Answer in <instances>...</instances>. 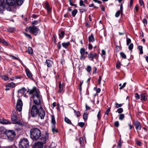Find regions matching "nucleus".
Listing matches in <instances>:
<instances>
[{"label":"nucleus","instance_id":"f257e3e1","mask_svg":"<svg viewBox=\"0 0 148 148\" xmlns=\"http://www.w3.org/2000/svg\"><path fill=\"white\" fill-rule=\"evenodd\" d=\"M30 108L29 114L33 117L36 116L38 115L40 116L41 119L44 118L45 114L44 110L42 108L41 106L33 105L31 107V103H30Z\"/></svg>","mask_w":148,"mask_h":148},{"label":"nucleus","instance_id":"f03ea898","mask_svg":"<svg viewBox=\"0 0 148 148\" xmlns=\"http://www.w3.org/2000/svg\"><path fill=\"white\" fill-rule=\"evenodd\" d=\"M27 92L29 95H32L30 97V99L31 101H33L35 105L41 106L40 103L42 97L39 94V91L37 90L36 87H33L32 89L29 90Z\"/></svg>","mask_w":148,"mask_h":148},{"label":"nucleus","instance_id":"7ed1b4c3","mask_svg":"<svg viewBox=\"0 0 148 148\" xmlns=\"http://www.w3.org/2000/svg\"><path fill=\"white\" fill-rule=\"evenodd\" d=\"M30 138L33 140H37L39 139L41 136V132L37 128H32L30 131Z\"/></svg>","mask_w":148,"mask_h":148},{"label":"nucleus","instance_id":"20e7f679","mask_svg":"<svg viewBox=\"0 0 148 148\" xmlns=\"http://www.w3.org/2000/svg\"><path fill=\"white\" fill-rule=\"evenodd\" d=\"M26 31L35 35L39 34L40 33V30L37 27L34 25L29 26L27 28Z\"/></svg>","mask_w":148,"mask_h":148},{"label":"nucleus","instance_id":"39448f33","mask_svg":"<svg viewBox=\"0 0 148 148\" xmlns=\"http://www.w3.org/2000/svg\"><path fill=\"white\" fill-rule=\"evenodd\" d=\"M24 0H6V3L9 5H17L20 6L23 3Z\"/></svg>","mask_w":148,"mask_h":148},{"label":"nucleus","instance_id":"423d86ee","mask_svg":"<svg viewBox=\"0 0 148 148\" xmlns=\"http://www.w3.org/2000/svg\"><path fill=\"white\" fill-rule=\"evenodd\" d=\"M5 134L6 135L7 139L10 141H12L14 139L16 135L15 132L12 130L5 131Z\"/></svg>","mask_w":148,"mask_h":148},{"label":"nucleus","instance_id":"0eeeda50","mask_svg":"<svg viewBox=\"0 0 148 148\" xmlns=\"http://www.w3.org/2000/svg\"><path fill=\"white\" fill-rule=\"evenodd\" d=\"M29 145V141L27 138L21 139L19 142V146L20 148H27Z\"/></svg>","mask_w":148,"mask_h":148},{"label":"nucleus","instance_id":"6e6552de","mask_svg":"<svg viewBox=\"0 0 148 148\" xmlns=\"http://www.w3.org/2000/svg\"><path fill=\"white\" fill-rule=\"evenodd\" d=\"M6 5L4 0H0V13H3L6 9Z\"/></svg>","mask_w":148,"mask_h":148},{"label":"nucleus","instance_id":"1a4fd4ad","mask_svg":"<svg viewBox=\"0 0 148 148\" xmlns=\"http://www.w3.org/2000/svg\"><path fill=\"white\" fill-rule=\"evenodd\" d=\"M23 106V103L20 99H18L16 105V110L20 112L21 111Z\"/></svg>","mask_w":148,"mask_h":148},{"label":"nucleus","instance_id":"9d476101","mask_svg":"<svg viewBox=\"0 0 148 148\" xmlns=\"http://www.w3.org/2000/svg\"><path fill=\"white\" fill-rule=\"evenodd\" d=\"M65 84L64 82L62 83L61 81L59 82V90L58 92L60 93H62L64 92V88Z\"/></svg>","mask_w":148,"mask_h":148},{"label":"nucleus","instance_id":"9b49d317","mask_svg":"<svg viewBox=\"0 0 148 148\" xmlns=\"http://www.w3.org/2000/svg\"><path fill=\"white\" fill-rule=\"evenodd\" d=\"M134 124L137 130V132H138V131L141 130V126L140 123L138 121H136L134 122Z\"/></svg>","mask_w":148,"mask_h":148},{"label":"nucleus","instance_id":"f8f14e48","mask_svg":"<svg viewBox=\"0 0 148 148\" xmlns=\"http://www.w3.org/2000/svg\"><path fill=\"white\" fill-rule=\"evenodd\" d=\"M11 120L13 122L12 123L17 124H21V122L18 121V118L16 115H12L11 117Z\"/></svg>","mask_w":148,"mask_h":148},{"label":"nucleus","instance_id":"ddd939ff","mask_svg":"<svg viewBox=\"0 0 148 148\" xmlns=\"http://www.w3.org/2000/svg\"><path fill=\"white\" fill-rule=\"evenodd\" d=\"M97 54L95 53H92L90 52L88 54V58L90 60L93 61L94 58L97 59L98 58Z\"/></svg>","mask_w":148,"mask_h":148},{"label":"nucleus","instance_id":"4468645a","mask_svg":"<svg viewBox=\"0 0 148 148\" xmlns=\"http://www.w3.org/2000/svg\"><path fill=\"white\" fill-rule=\"evenodd\" d=\"M123 3H121L120 5V10H118L116 13L115 14V17H118L120 14H121V16L123 15Z\"/></svg>","mask_w":148,"mask_h":148},{"label":"nucleus","instance_id":"2eb2a0df","mask_svg":"<svg viewBox=\"0 0 148 148\" xmlns=\"http://www.w3.org/2000/svg\"><path fill=\"white\" fill-rule=\"evenodd\" d=\"M25 71L27 77L33 80L34 79L32 77V74L29 69L27 68H25Z\"/></svg>","mask_w":148,"mask_h":148},{"label":"nucleus","instance_id":"dca6fc26","mask_svg":"<svg viewBox=\"0 0 148 148\" xmlns=\"http://www.w3.org/2000/svg\"><path fill=\"white\" fill-rule=\"evenodd\" d=\"M0 123L3 124H9L12 123L9 120H8L5 119H0Z\"/></svg>","mask_w":148,"mask_h":148},{"label":"nucleus","instance_id":"f3484780","mask_svg":"<svg viewBox=\"0 0 148 148\" xmlns=\"http://www.w3.org/2000/svg\"><path fill=\"white\" fill-rule=\"evenodd\" d=\"M80 53L81 56L80 58L81 60L84 59L86 57L84 56L85 53V50L84 48H82L80 50Z\"/></svg>","mask_w":148,"mask_h":148},{"label":"nucleus","instance_id":"a211bd4d","mask_svg":"<svg viewBox=\"0 0 148 148\" xmlns=\"http://www.w3.org/2000/svg\"><path fill=\"white\" fill-rule=\"evenodd\" d=\"M43 143L40 142H37L34 145V148H43Z\"/></svg>","mask_w":148,"mask_h":148},{"label":"nucleus","instance_id":"6ab92c4d","mask_svg":"<svg viewBox=\"0 0 148 148\" xmlns=\"http://www.w3.org/2000/svg\"><path fill=\"white\" fill-rule=\"evenodd\" d=\"M45 8L47 10L48 13H50L51 11V8L49 6V3L47 2H46L45 4Z\"/></svg>","mask_w":148,"mask_h":148},{"label":"nucleus","instance_id":"aec40b11","mask_svg":"<svg viewBox=\"0 0 148 148\" xmlns=\"http://www.w3.org/2000/svg\"><path fill=\"white\" fill-rule=\"evenodd\" d=\"M147 95L146 93H143L140 95L141 101H145L147 99Z\"/></svg>","mask_w":148,"mask_h":148},{"label":"nucleus","instance_id":"412c9836","mask_svg":"<svg viewBox=\"0 0 148 148\" xmlns=\"http://www.w3.org/2000/svg\"><path fill=\"white\" fill-rule=\"evenodd\" d=\"M70 45V43L69 42H64L62 44V46L65 49H67Z\"/></svg>","mask_w":148,"mask_h":148},{"label":"nucleus","instance_id":"4be33fe9","mask_svg":"<svg viewBox=\"0 0 148 148\" xmlns=\"http://www.w3.org/2000/svg\"><path fill=\"white\" fill-rule=\"evenodd\" d=\"M88 40L89 42H93L95 41V38L92 34H91L90 36H88Z\"/></svg>","mask_w":148,"mask_h":148},{"label":"nucleus","instance_id":"5701e85b","mask_svg":"<svg viewBox=\"0 0 148 148\" xmlns=\"http://www.w3.org/2000/svg\"><path fill=\"white\" fill-rule=\"evenodd\" d=\"M46 63L47 64V66L48 67H50L53 64V62L49 60H46Z\"/></svg>","mask_w":148,"mask_h":148},{"label":"nucleus","instance_id":"b1692460","mask_svg":"<svg viewBox=\"0 0 148 148\" xmlns=\"http://www.w3.org/2000/svg\"><path fill=\"white\" fill-rule=\"evenodd\" d=\"M15 30V28L13 27H9L7 29V31L10 33L14 32Z\"/></svg>","mask_w":148,"mask_h":148},{"label":"nucleus","instance_id":"393cba45","mask_svg":"<svg viewBox=\"0 0 148 148\" xmlns=\"http://www.w3.org/2000/svg\"><path fill=\"white\" fill-rule=\"evenodd\" d=\"M52 131L53 133L58 132L57 129L56 128L55 125H52Z\"/></svg>","mask_w":148,"mask_h":148},{"label":"nucleus","instance_id":"a878e982","mask_svg":"<svg viewBox=\"0 0 148 148\" xmlns=\"http://www.w3.org/2000/svg\"><path fill=\"white\" fill-rule=\"evenodd\" d=\"M15 86V84L13 82H11L8 83L6 86V87L14 88Z\"/></svg>","mask_w":148,"mask_h":148},{"label":"nucleus","instance_id":"bb28decb","mask_svg":"<svg viewBox=\"0 0 148 148\" xmlns=\"http://www.w3.org/2000/svg\"><path fill=\"white\" fill-rule=\"evenodd\" d=\"M26 89L24 88H23L21 89L18 90V92L19 93L24 94L26 91Z\"/></svg>","mask_w":148,"mask_h":148},{"label":"nucleus","instance_id":"cd10ccee","mask_svg":"<svg viewBox=\"0 0 148 148\" xmlns=\"http://www.w3.org/2000/svg\"><path fill=\"white\" fill-rule=\"evenodd\" d=\"M51 122L52 123V125H55L56 123L55 117L54 115L51 116Z\"/></svg>","mask_w":148,"mask_h":148},{"label":"nucleus","instance_id":"c85d7f7f","mask_svg":"<svg viewBox=\"0 0 148 148\" xmlns=\"http://www.w3.org/2000/svg\"><path fill=\"white\" fill-rule=\"evenodd\" d=\"M26 52H28V53L30 55H32L33 53V49L32 48L30 47H28V50L26 51Z\"/></svg>","mask_w":148,"mask_h":148},{"label":"nucleus","instance_id":"c756f323","mask_svg":"<svg viewBox=\"0 0 148 148\" xmlns=\"http://www.w3.org/2000/svg\"><path fill=\"white\" fill-rule=\"evenodd\" d=\"M1 78L5 81H6L9 79L8 77L5 75H2L1 76Z\"/></svg>","mask_w":148,"mask_h":148},{"label":"nucleus","instance_id":"7c9ffc66","mask_svg":"<svg viewBox=\"0 0 148 148\" xmlns=\"http://www.w3.org/2000/svg\"><path fill=\"white\" fill-rule=\"evenodd\" d=\"M0 43L3 44L5 46H7L8 45L7 42L6 41L3 39L0 38Z\"/></svg>","mask_w":148,"mask_h":148},{"label":"nucleus","instance_id":"2f4dec72","mask_svg":"<svg viewBox=\"0 0 148 148\" xmlns=\"http://www.w3.org/2000/svg\"><path fill=\"white\" fill-rule=\"evenodd\" d=\"M119 119L121 121H122L124 119L125 115L123 114H121L119 115Z\"/></svg>","mask_w":148,"mask_h":148},{"label":"nucleus","instance_id":"473e14b6","mask_svg":"<svg viewBox=\"0 0 148 148\" xmlns=\"http://www.w3.org/2000/svg\"><path fill=\"white\" fill-rule=\"evenodd\" d=\"M65 121L67 123L69 124H71L72 123L70 120L66 117H65L64 119Z\"/></svg>","mask_w":148,"mask_h":148},{"label":"nucleus","instance_id":"72a5a7b5","mask_svg":"<svg viewBox=\"0 0 148 148\" xmlns=\"http://www.w3.org/2000/svg\"><path fill=\"white\" fill-rule=\"evenodd\" d=\"M138 49L140 51L139 52V53L140 54H143V47L142 46H140V45L139 46H138Z\"/></svg>","mask_w":148,"mask_h":148},{"label":"nucleus","instance_id":"f704fd0d","mask_svg":"<svg viewBox=\"0 0 148 148\" xmlns=\"http://www.w3.org/2000/svg\"><path fill=\"white\" fill-rule=\"evenodd\" d=\"M123 104H118L117 102H116L115 103V108H118L119 107H122Z\"/></svg>","mask_w":148,"mask_h":148},{"label":"nucleus","instance_id":"c9c22d12","mask_svg":"<svg viewBox=\"0 0 148 148\" xmlns=\"http://www.w3.org/2000/svg\"><path fill=\"white\" fill-rule=\"evenodd\" d=\"M77 12V9H75L72 12V15L75 17Z\"/></svg>","mask_w":148,"mask_h":148},{"label":"nucleus","instance_id":"e433bc0d","mask_svg":"<svg viewBox=\"0 0 148 148\" xmlns=\"http://www.w3.org/2000/svg\"><path fill=\"white\" fill-rule=\"evenodd\" d=\"M88 114L87 112L84 113L83 116V118L85 121L87 120V119Z\"/></svg>","mask_w":148,"mask_h":148},{"label":"nucleus","instance_id":"4c0bfd02","mask_svg":"<svg viewBox=\"0 0 148 148\" xmlns=\"http://www.w3.org/2000/svg\"><path fill=\"white\" fill-rule=\"evenodd\" d=\"M122 144V143L121 142V139H120L119 140L118 143L117 145V147L118 148H120L121 147V145Z\"/></svg>","mask_w":148,"mask_h":148},{"label":"nucleus","instance_id":"58836bf2","mask_svg":"<svg viewBox=\"0 0 148 148\" xmlns=\"http://www.w3.org/2000/svg\"><path fill=\"white\" fill-rule=\"evenodd\" d=\"M10 57H12L13 59H14L15 60H18V61H19L20 62H21V60L18 58L17 57H15L14 56H13V55H10Z\"/></svg>","mask_w":148,"mask_h":148},{"label":"nucleus","instance_id":"ea45409f","mask_svg":"<svg viewBox=\"0 0 148 148\" xmlns=\"http://www.w3.org/2000/svg\"><path fill=\"white\" fill-rule=\"evenodd\" d=\"M74 110V112L75 113L77 117H79L80 116V113L79 111H76L75 110L73 109Z\"/></svg>","mask_w":148,"mask_h":148},{"label":"nucleus","instance_id":"a19ab883","mask_svg":"<svg viewBox=\"0 0 148 148\" xmlns=\"http://www.w3.org/2000/svg\"><path fill=\"white\" fill-rule=\"evenodd\" d=\"M128 46V49L130 51H132L133 47L134 45L133 43H130V45H129Z\"/></svg>","mask_w":148,"mask_h":148},{"label":"nucleus","instance_id":"79ce46f5","mask_svg":"<svg viewBox=\"0 0 148 148\" xmlns=\"http://www.w3.org/2000/svg\"><path fill=\"white\" fill-rule=\"evenodd\" d=\"M123 111V109L122 108H120L117 109L116 111V112H118L119 113H121Z\"/></svg>","mask_w":148,"mask_h":148},{"label":"nucleus","instance_id":"37998d69","mask_svg":"<svg viewBox=\"0 0 148 148\" xmlns=\"http://www.w3.org/2000/svg\"><path fill=\"white\" fill-rule=\"evenodd\" d=\"M131 39L128 38H126V44L127 45H129L130 43L131 42Z\"/></svg>","mask_w":148,"mask_h":148},{"label":"nucleus","instance_id":"c03bdc74","mask_svg":"<svg viewBox=\"0 0 148 148\" xmlns=\"http://www.w3.org/2000/svg\"><path fill=\"white\" fill-rule=\"evenodd\" d=\"M121 56L124 59H125L126 58V55L123 52H121L120 53Z\"/></svg>","mask_w":148,"mask_h":148},{"label":"nucleus","instance_id":"a18cd8bd","mask_svg":"<svg viewBox=\"0 0 148 148\" xmlns=\"http://www.w3.org/2000/svg\"><path fill=\"white\" fill-rule=\"evenodd\" d=\"M40 22L38 20H34V21H33L32 24L33 25H37Z\"/></svg>","mask_w":148,"mask_h":148},{"label":"nucleus","instance_id":"49530a36","mask_svg":"<svg viewBox=\"0 0 148 148\" xmlns=\"http://www.w3.org/2000/svg\"><path fill=\"white\" fill-rule=\"evenodd\" d=\"M97 117L98 120H100L101 118V116L100 114V110H99L98 112V114H97Z\"/></svg>","mask_w":148,"mask_h":148},{"label":"nucleus","instance_id":"de8ad7c7","mask_svg":"<svg viewBox=\"0 0 148 148\" xmlns=\"http://www.w3.org/2000/svg\"><path fill=\"white\" fill-rule=\"evenodd\" d=\"M86 70L88 72H89V73L90 72V71L91 70V66H87V67Z\"/></svg>","mask_w":148,"mask_h":148},{"label":"nucleus","instance_id":"09e8293b","mask_svg":"<svg viewBox=\"0 0 148 148\" xmlns=\"http://www.w3.org/2000/svg\"><path fill=\"white\" fill-rule=\"evenodd\" d=\"M83 81H81L80 84H79V89L80 91H81L82 90V85L83 83Z\"/></svg>","mask_w":148,"mask_h":148},{"label":"nucleus","instance_id":"8fccbe9b","mask_svg":"<svg viewBox=\"0 0 148 148\" xmlns=\"http://www.w3.org/2000/svg\"><path fill=\"white\" fill-rule=\"evenodd\" d=\"M86 11V10L84 8H79V12L80 13H82L85 12Z\"/></svg>","mask_w":148,"mask_h":148},{"label":"nucleus","instance_id":"3c124183","mask_svg":"<svg viewBox=\"0 0 148 148\" xmlns=\"http://www.w3.org/2000/svg\"><path fill=\"white\" fill-rule=\"evenodd\" d=\"M79 5L80 6H84V7H85V5L84 4L83 1L82 0H81L79 1Z\"/></svg>","mask_w":148,"mask_h":148},{"label":"nucleus","instance_id":"603ef678","mask_svg":"<svg viewBox=\"0 0 148 148\" xmlns=\"http://www.w3.org/2000/svg\"><path fill=\"white\" fill-rule=\"evenodd\" d=\"M64 32L63 31H62L60 33V34H59V36H60V37L61 38H62L63 36H64Z\"/></svg>","mask_w":148,"mask_h":148},{"label":"nucleus","instance_id":"864d4df0","mask_svg":"<svg viewBox=\"0 0 148 148\" xmlns=\"http://www.w3.org/2000/svg\"><path fill=\"white\" fill-rule=\"evenodd\" d=\"M106 54V51L103 49H102L101 51V55L103 57H105V56H104Z\"/></svg>","mask_w":148,"mask_h":148},{"label":"nucleus","instance_id":"5fc2aeb1","mask_svg":"<svg viewBox=\"0 0 148 148\" xmlns=\"http://www.w3.org/2000/svg\"><path fill=\"white\" fill-rule=\"evenodd\" d=\"M78 125L79 126L82 128L84 126V123L81 122L78 123Z\"/></svg>","mask_w":148,"mask_h":148},{"label":"nucleus","instance_id":"6e6d98bb","mask_svg":"<svg viewBox=\"0 0 148 148\" xmlns=\"http://www.w3.org/2000/svg\"><path fill=\"white\" fill-rule=\"evenodd\" d=\"M139 2L141 6H142L143 7H144V2L143 0H139Z\"/></svg>","mask_w":148,"mask_h":148},{"label":"nucleus","instance_id":"4d7b16f0","mask_svg":"<svg viewBox=\"0 0 148 148\" xmlns=\"http://www.w3.org/2000/svg\"><path fill=\"white\" fill-rule=\"evenodd\" d=\"M23 33L26 37L32 39V38L31 37V36L29 34H28L25 32H24Z\"/></svg>","mask_w":148,"mask_h":148},{"label":"nucleus","instance_id":"13d9d810","mask_svg":"<svg viewBox=\"0 0 148 148\" xmlns=\"http://www.w3.org/2000/svg\"><path fill=\"white\" fill-rule=\"evenodd\" d=\"M135 97L137 100H138L140 98L139 94L137 93H136L135 94Z\"/></svg>","mask_w":148,"mask_h":148},{"label":"nucleus","instance_id":"bf43d9fd","mask_svg":"<svg viewBox=\"0 0 148 148\" xmlns=\"http://www.w3.org/2000/svg\"><path fill=\"white\" fill-rule=\"evenodd\" d=\"M40 139L41 140H42L43 142L45 143V141L46 140V138L45 136H42L41 137V138H40Z\"/></svg>","mask_w":148,"mask_h":148},{"label":"nucleus","instance_id":"052dcab7","mask_svg":"<svg viewBox=\"0 0 148 148\" xmlns=\"http://www.w3.org/2000/svg\"><path fill=\"white\" fill-rule=\"evenodd\" d=\"M121 66V64L119 62H117L116 64V68L117 69H119Z\"/></svg>","mask_w":148,"mask_h":148},{"label":"nucleus","instance_id":"680f3d73","mask_svg":"<svg viewBox=\"0 0 148 148\" xmlns=\"http://www.w3.org/2000/svg\"><path fill=\"white\" fill-rule=\"evenodd\" d=\"M143 22L145 26H146V25H147V20L146 18H144L143 20Z\"/></svg>","mask_w":148,"mask_h":148},{"label":"nucleus","instance_id":"e2e57ef3","mask_svg":"<svg viewBox=\"0 0 148 148\" xmlns=\"http://www.w3.org/2000/svg\"><path fill=\"white\" fill-rule=\"evenodd\" d=\"M114 125L116 127H119V123L118 121H116L114 123Z\"/></svg>","mask_w":148,"mask_h":148},{"label":"nucleus","instance_id":"0e129e2a","mask_svg":"<svg viewBox=\"0 0 148 148\" xmlns=\"http://www.w3.org/2000/svg\"><path fill=\"white\" fill-rule=\"evenodd\" d=\"M61 45L60 42H59L58 43L57 47L59 50L61 48Z\"/></svg>","mask_w":148,"mask_h":148},{"label":"nucleus","instance_id":"69168bd1","mask_svg":"<svg viewBox=\"0 0 148 148\" xmlns=\"http://www.w3.org/2000/svg\"><path fill=\"white\" fill-rule=\"evenodd\" d=\"M110 108H109L107 110L105 114H106L107 115H108V114H109V113L110 111Z\"/></svg>","mask_w":148,"mask_h":148},{"label":"nucleus","instance_id":"338daca9","mask_svg":"<svg viewBox=\"0 0 148 148\" xmlns=\"http://www.w3.org/2000/svg\"><path fill=\"white\" fill-rule=\"evenodd\" d=\"M126 82H125L124 83L123 85L122 86H121V87H120L119 88V89H120V90H121L123 88H124V87H125L126 86Z\"/></svg>","mask_w":148,"mask_h":148},{"label":"nucleus","instance_id":"774afa93","mask_svg":"<svg viewBox=\"0 0 148 148\" xmlns=\"http://www.w3.org/2000/svg\"><path fill=\"white\" fill-rule=\"evenodd\" d=\"M102 79V77L101 76H99V78L98 79V83L99 84H100L101 83V81Z\"/></svg>","mask_w":148,"mask_h":148}]
</instances>
